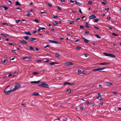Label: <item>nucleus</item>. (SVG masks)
<instances>
[{"instance_id":"29","label":"nucleus","mask_w":121,"mask_h":121,"mask_svg":"<svg viewBox=\"0 0 121 121\" xmlns=\"http://www.w3.org/2000/svg\"><path fill=\"white\" fill-rule=\"evenodd\" d=\"M29 48H30V50H33L34 51H35V50H34V48L30 46L29 47Z\"/></svg>"},{"instance_id":"42","label":"nucleus","mask_w":121,"mask_h":121,"mask_svg":"<svg viewBox=\"0 0 121 121\" xmlns=\"http://www.w3.org/2000/svg\"><path fill=\"white\" fill-rule=\"evenodd\" d=\"M112 93H113L115 94H116L118 93V92H117L113 91V92H112Z\"/></svg>"},{"instance_id":"10","label":"nucleus","mask_w":121,"mask_h":121,"mask_svg":"<svg viewBox=\"0 0 121 121\" xmlns=\"http://www.w3.org/2000/svg\"><path fill=\"white\" fill-rule=\"evenodd\" d=\"M105 83L108 85L112 86L113 85V84L112 83L109 82H106Z\"/></svg>"},{"instance_id":"22","label":"nucleus","mask_w":121,"mask_h":121,"mask_svg":"<svg viewBox=\"0 0 121 121\" xmlns=\"http://www.w3.org/2000/svg\"><path fill=\"white\" fill-rule=\"evenodd\" d=\"M2 6L3 8H4V9L5 10H7L8 8V7H7L4 6L3 5H2Z\"/></svg>"},{"instance_id":"40","label":"nucleus","mask_w":121,"mask_h":121,"mask_svg":"<svg viewBox=\"0 0 121 121\" xmlns=\"http://www.w3.org/2000/svg\"><path fill=\"white\" fill-rule=\"evenodd\" d=\"M71 89H69L67 90V91L69 93L71 92Z\"/></svg>"},{"instance_id":"50","label":"nucleus","mask_w":121,"mask_h":121,"mask_svg":"<svg viewBox=\"0 0 121 121\" xmlns=\"http://www.w3.org/2000/svg\"><path fill=\"white\" fill-rule=\"evenodd\" d=\"M53 18L54 19H57V16H54Z\"/></svg>"},{"instance_id":"28","label":"nucleus","mask_w":121,"mask_h":121,"mask_svg":"<svg viewBox=\"0 0 121 121\" xmlns=\"http://www.w3.org/2000/svg\"><path fill=\"white\" fill-rule=\"evenodd\" d=\"M23 38L25 39L26 40H27L29 39V37L28 36H27L24 37Z\"/></svg>"},{"instance_id":"38","label":"nucleus","mask_w":121,"mask_h":121,"mask_svg":"<svg viewBox=\"0 0 121 121\" xmlns=\"http://www.w3.org/2000/svg\"><path fill=\"white\" fill-rule=\"evenodd\" d=\"M7 61V60L6 59H4L3 60H2V62L3 63H4L6 62Z\"/></svg>"},{"instance_id":"52","label":"nucleus","mask_w":121,"mask_h":121,"mask_svg":"<svg viewBox=\"0 0 121 121\" xmlns=\"http://www.w3.org/2000/svg\"><path fill=\"white\" fill-rule=\"evenodd\" d=\"M78 72L79 73H81V70L80 69H78Z\"/></svg>"},{"instance_id":"43","label":"nucleus","mask_w":121,"mask_h":121,"mask_svg":"<svg viewBox=\"0 0 121 121\" xmlns=\"http://www.w3.org/2000/svg\"><path fill=\"white\" fill-rule=\"evenodd\" d=\"M80 28L81 29H82L84 28V27L82 26L81 25L80 26Z\"/></svg>"},{"instance_id":"37","label":"nucleus","mask_w":121,"mask_h":121,"mask_svg":"<svg viewBox=\"0 0 121 121\" xmlns=\"http://www.w3.org/2000/svg\"><path fill=\"white\" fill-rule=\"evenodd\" d=\"M81 48V47L80 46H78L76 48V49L77 50H79Z\"/></svg>"},{"instance_id":"33","label":"nucleus","mask_w":121,"mask_h":121,"mask_svg":"<svg viewBox=\"0 0 121 121\" xmlns=\"http://www.w3.org/2000/svg\"><path fill=\"white\" fill-rule=\"evenodd\" d=\"M99 20V19L98 18L95 19H94V22H97Z\"/></svg>"},{"instance_id":"30","label":"nucleus","mask_w":121,"mask_h":121,"mask_svg":"<svg viewBox=\"0 0 121 121\" xmlns=\"http://www.w3.org/2000/svg\"><path fill=\"white\" fill-rule=\"evenodd\" d=\"M86 27L89 28H90V26H87L88 25V24L87 22H86Z\"/></svg>"},{"instance_id":"47","label":"nucleus","mask_w":121,"mask_h":121,"mask_svg":"<svg viewBox=\"0 0 121 121\" xmlns=\"http://www.w3.org/2000/svg\"><path fill=\"white\" fill-rule=\"evenodd\" d=\"M20 21V20H16V21L17 23H18Z\"/></svg>"},{"instance_id":"5","label":"nucleus","mask_w":121,"mask_h":121,"mask_svg":"<svg viewBox=\"0 0 121 121\" xmlns=\"http://www.w3.org/2000/svg\"><path fill=\"white\" fill-rule=\"evenodd\" d=\"M13 91H14L13 90V89L10 90H9L8 91H6L5 90L4 91V92L5 94L7 95H8L9 94L11 93Z\"/></svg>"},{"instance_id":"34","label":"nucleus","mask_w":121,"mask_h":121,"mask_svg":"<svg viewBox=\"0 0 121 121\" xmlns=\"http://www.w3.org/2000/svg\"><path fill=\"white\" fill-rule=\"evenodd\" d=\"M95 36L97 37V38L99 39H100L101 38V37L99 36L98 35H95Z\"/></svg>"},{"instance_id":"51","label":"nucleus","mask_w":121,"mask_h":121,"mask_svg":"<svg viewBox=\"0 0 121 121\" xmlns=\"http://www.w3.org/2000/svg\"><path fill=\"white\" fill-rule=\"evenodd\" d=\"M48 6L49 7H51L52 6V4L49 3L48 4Z\"/></svg>"},{"instance_id":"14","label":"nucleus","mask_w":121,"mask_h":121,"mask_svg":"<svg viewBox=\"0 0 121 121\" xmlns=\"http://www.w3.org/2000/svg\"><path fill=\"white\" fill-rule=\"evenodd\" d=\"M75 2L76 3V4L78 6H80L82 4L81 3H80L79 2H77L76 0H75Z\"/></svg>"},{"instance_id":"21","label":"nucleus","mask_w":121,"mask_h":121,"mask_svg":"<svg viewBox=\"0 0 121 121\" xmlns=\"http://www.w3.org/2000/svg\"><path fill=\"white\" fill-rule=\"evenodd\" d=\"M1 35L5 37H6L7 36H9V35L8 34H7L6 35L4 34L3 33H1Z\"/></svg>"},{"instance_id":"18","label":"nucleus","mask_w":121,"mask_h":121,"mask_svg":"<svg viewBox=\"0 0 121 121\" xmlns=\"http://www.w3.org/2000/svg\"><path fill=\"white\" fill-rule=\"evenodd\" d=\"M24 33L26 35H31V34L30 31H28V32H25Z\"/></svg>"},{"instance_id":"13","label":"nucleus","mask_w":121,"mask_h":121,"mask_svg":"<svg viewBox=\"0 0 121 121\" xmlns=\"http://www.w3.org/2000/svg\"><path fill=\"white\" fill-rule=\"evenodd\" d=\"M37 39L36 38H30L29 39V40L31 41H33L34 40H36Z\"/></svg>"},{"instance_id":"11","label":"nucleus","mask_w":121,"mask_h":121,"mask_svg":"<svg viewBox=\"0 0 121 121\" xmlns=\"http://www.w3.org/2000/svg\"><path fill=\"white\" fill-rule=\"evenodd\" d=\"M40 80H39L37 81H31L30 82V83H35L36 84H39V83H40Z\"/></svg>"},{"instance_id":"16","label":"nucleus","mask_w":121,"mask_h":121,"mask_svg":"<svg viewBox=\"0 0 121 121\" xmlns=\"http://www.w3.org/2000/svg\"><path fill=\"white\" fill-rule=\"evenodd\" d=\"M33 95H36V96H39V94L38 93L36 92H35L34 93Z\"/></svg>"},{"instance_id":"2","label":"nucleus","mask_w":121,"mask_h":121,"mask_svg":"<svg viewBox=\"0 0 121 121\" xmlns=\"http://www.w3.org/2000/svg\"><path fill=\"white\" fill-rule=\"evenodd\" d=\"M21 87V85L19 83H16L15 85V87L13 88V90L15 91L19 89Z\"/></svg>"},{"instance_id":"12","label":"nucleus","mask_w":121,"mask_h":121,"mask_svg":"<svg viewBox=\"0 0 121 121\" xmlns=\"http://www.w3.org/2000/svg\"><path fill=\"white\" fill-rule=\"evenodd\" d=\"M15 5H19L21 6V4L19 2L17 1L16 2Z\"/></svg>"},{"instance_id":"41","label":"nucleus","mask_w":121,"mask_h":121,"mask_svg":"<svg viewBox=\"0 0 121 121\" xmlns=\"http://www.w3.org/2000/svg\"><path fill=\"white\" fill-rule=\"evenodd\" d=\"M34 21L35 22L37 23H38L39 22V21L37 19H35L34 20Z\"/></svg>"},{"instance_id":"62","label":"nucleus","mask_w":121,"mask_h":121,"mask_svg":"<svg viewBox=\"0 0 121 121\" xmlns=\"http://www.w3.org/2000/svg\"><path fill=\"white\" fill-rule=\"evenodd\" d=\"M49 60H47L44 61L46 62H49Z\"/></svg>"},{"instance_id":"48","label":"nucleus","mask_w":121,"mask_h":121,"mask_svg":"<svg viewBox=\"0 0 121 121\" xmlns=\"http://www.w3.org/2000/svg\"><path fill=\"white\" fill-rule=\"evenodd\" d=\"M84 55L85 57H87L88 56V54L87 53H85L84 54Z\"/></svg>"},{"instance_id":"24","label":"nucleus","mask_w":121,"mask_h":121,"mask_svg":"<svg viewBox=\"0 0 121 121\" xmlns=\"http://www.w3.org/2000/svg\"><path fill=\"white\" fill-rule=\"evenodd\" d=\"M55 56L56 57H59L60 56V55L57 53H55Z\"/></svg>"},{"instance_id":"19","label":"nucleus","mask_w":121,"mask_h":121,"mask_svg":"<svg viewBox=\"0 0 121 121\" xmlns=\"http://www.w3.org/2000/svg\"><path fill=\"white\" fill-rule=\"evenodd\" d=\"M97 99H98L99 100H102L103 99V98L100 96H99L97 97Z\"/></svg>"},{"instance_id":"17","label":"nucleus","mask_w":121,"mask_h":121,"mask_svg":"<svg viewBox=\"0 0 121 121\" xmlns=\"http://www.w3.org/2000/svg\"><path fill=\"white\" fill-rule=\"evenodd\" d=\"M109 64L107 62H104L103 63H100L99 64L100 65H107Z\"/></svg>"},{"instance_id":"25","label":"nucleus","mask_w":121,"mask_h":121,"mask_svg":"<svg viewBox=\"0 0 121 121\" xmlns=\"http://www.w3.org/2000/svg\"><path fill=\"white\" fill-rule=\"evenodd\" d=\"M58 64V63H57L55 62H52V63H50V65H53L55 64Z\"/></svg>"},{"instance_id":"27","label":"nucleus","mask_w":121,"mask_h":121,"mask_svg":"<svg viewBox=\"0 0 121 121\" xmlns=\"http://www.w3.org/2000/svg\"><path fill=\"white\" fill-rule=\"evenodd\" d=\"M107 1L105 0L102 2V3L104 5H105L107 3Z\"/></svg>"},{"instance_id":"1","label":"nucleus","mask_w":121,"mask_h":121,"mask_svg":"<svg viewBox=\"0 0 121 121\" xmlns=\"http://www.w3.org/2000/svg\"><path fill=\"white\" fill-rule=\"evenodd\" d=\"M38 85L40 86L47 88H48L49 87L48 85L45 82H40V83L38 84Z\"/></svg>"},{"instance_id":"31","label":"nucleus","mask_w":121,"mask_h":121,"mask_svg":"<svg viewBox=\"0 0 121 121\" xmlns=\"http://www.w3.org/2000/svg\"><path fill=\"white\" fill-rule=\"evenodd\" d=\"M84 39L85 40H84V41L85 43H88V42H89L88 40H87L85 38Z\"/></svg>"},{"instance_id":"63","label":"nucleus","mask_w":121,"mask_h":121,"mask_svg":"<svg viewBox=\"0 0 121 121\" xmlns=\"http://www.w3.org/2000/svg\"><path fill=\"white\" fill-rule=\"evenodd\" d=\"M40 28L42 30L45 29V28L44 27H40Z\"/></svg>"},{"instance_id":"57","label":"nucleus","mask_w":121,"mask_h":121,"mask_svg":"<svg viewBox=\"0 0 121 121\" xmlns=\"http://www.w3.org/2000/svg\"><path fill=\"white\" fill-rule=\"evenodd\" d=\"M2 24L4 25H7V26H8V24L6 23H3Z\"/></svg>"},{"instance_id":"6","label":"nucleus","mask_w":121,"mask_h":121,"mask_svg":"<svg viewBox=\"0 0 121 121\" xmlns=\"http://www.w3.org/2000/svg\"><path fill=\"white\" fill-rule=\"evenodd\" d=\"M48 41H49L50 42L53 43H55L56 44H58V43H59V42L54 40H48Z\"/></svg>"},{"instance_id":"8","label":"nucleus","mask_w":121,"mask_h":121,"mask_svg":"<svg viewBox=\"0 0 121 121\" xmlns=\"http://www.w3.org/2000/svg\"><path fill=\"white\" fill-rule=\"evenodd\" d=\"M96 17V16L95 15H92L89 17V18L90 19H92L95 18Z\"/></svg>"},{"instance_id":"61","label":"nucleus","mask_w":121,"mask_h":121,"mask_svg":"<svg viewBox=\"0 0 121 121\" xmlns=\"http://www.w3.org/2000/svg\"><path fill=\"white\" fill-rule=\"evenodd\" d=\"M40 13L41 14H43L44 13H45L46 12H41Z\"/></svg>"},{"instance_id":"26","label":"nucleus","mask_w":121,"mask_h":121,"mask_svg":"<svg viewBox=\"0 0 121 121\" xmlns=\"http://www.w3.org/2000/svg\"><path fill=\"white\" fill-rule=\"evenodd\" d=\"M84 106L82 105L81 107H80V108L81 110L82 111L84 109Z\"/></svg>"},{"instance_id":"45","label":"nucleus","mask_w":121,"mask_h":121,"mask_svg":"<svg viewBox=\"0 0 121 121\" xmlns=\"http://www.w3.org/2000/svg\"><path fill=\"white\" fill-rule=\"evenodd\" d=\"M31 13H30L29 12H28V13H27V16H30V15H31Z\"/></svg>"},{"instance_id":"32","label":"nucleus","mask_w":121,"mask_h":121,"mask_svg":"<svg viewBox=\"0 0 121 121\" xmlns=\"http://www.w3.org/2000/svg\"><path fill=\"white\" fill-rule=\"evenodd\" d=\"M33 74L34 75H35L36 74H38L39 73V72H33Z\"/></svg>"},{"instance_id":"55","label":"nucleus","mask_w":121,"mask_h":121,"mask_svg":"<svg viewBox=\"0 0 121 121\" xmlns=\"http://www.w3.org/2000/svg\"><path fill=\"white\" fill-rule=\"evenodd\" d=\"M109 9L108 8H106L105 9V10L106 11H108Z\"/></svg>"},{"instance_id":"54","label":"nucleus","mask_w":121,"mask_h":121,"mask_svg":"<svg viewBox=\"0 0 121 121\" xmlns=\"http://www.w3.org/2000/svg\"><path fill=\"white\" fill-rule=\"evenodd\" d=\"M86 104H87L89 103V102L88 101H87L86 103Z\"/></svg>"},{"instance_id":"15","label":"nucleus","mask_w":121,"mask_h":121,"mask_svg":"<svg viewBox=\"0 0 121 121\" xmlns=\"http://www.w3.org/2000/svg\"><path fill=\"white\" fill-rule=\"evenodd\" d=\"M20 41L21 43H22L24 44H27V42L24 40H21Z\"/></svg>"},{"instance_id":"46","label":"nucleus","mask_w":121,"mask_h":121,"mask_svg":"<svg viewBox=\"0 0 121 121\" xmlns=\"http://www.w3.org/2000/svg\"><path fill=\"white\" fill-rule=\"evenodd\" d=\"M92 2L91 1H90L88 2V4H92Z\"/></svg>"},{"instance_id":"59","label":"nucleus","mask_w":121,"mask_h":121,"mask_svg":"<svg viewBox=\"0 0 121 121\" xmlns=\"http://www.w3.org/2000/svg\"><path fill=\"white\" fill-rule=\"evenodd\" d=\"M79 12L80 13H82V12L81 11V10L80 9H79Z\"/></svg>"},{"instance_id":"64","label":"nucleus","mask_w":121,"mask_h":121,"mask_svg":"<svg viewBox=\"0 0 121 121\" xmlns=\"http://www.w3.org/2000/svg\"><path fill=\"white\" fill-rule=\"evenodd\" d=\"M35 50L36 51H38L39 50V49L38 48H35Z\"/></svg>"},{"instance_id":"3","label":"nucleus","mask_w":121,"mask_h":121,"mask_svg":"<svg viewBox=\"0 0 121 121\" xmlns=\"http://www.w3.org/2000/svg\"><path fill=\"white\" fill-rule=\"evenodd\" d=\"M103 54L105 56H110L112 57H115V56L114 55L112 54L107 53L106 52H104Z\"/></svg>"},{"instance_id":"60","label":"nucleus","mask_w":121,"mask_h":121,"mask_svg":"<svg viewBox=\"0 0 121 121\" xmlns=\"http://www.w3.org/2000/svg\"><path fill=\"white\" fill-rule=\"evenodd\" d=\"M74 1H73V0H70V2L71 3H74Z\"/></svg>"},{"instance_id":"35","label":"nucleus","mask_w":121,"mask_h":121,"mask_svg":"<svg viewBox=\"0 0 121 121\" xmlns=\"http://www.w3.org/2000/svg\"><path fill=\"white\" fill-rule=\"evenodd\" d=\"M112 35H114V36H118V35L114 33H113L112 34Z\"/></svg>"},{"instance_id":"7","label":"nucleus","mask_w":121,"mask_h":121,"mask_svg":"<svg viewBox=\"0 0 121 121\" xmlns=\"http://www.w3.org/2000/svg\"><path fill=\"white\" fill-rule=\"evenodd\" d=\"M65 64L66 66L70 65H72L73 64L71 62H68L65 63Z\"/></svg>"},{"instance_id":"53","label":"nucleus","mask_w":121,"mask_h":121,"mask_svg":"<svg viewBox=\"0 0 121 121\" xmlns=\"http://www.w3.org/2000/svg\"><path fill=\"white\" fill-rule=\"evenodd\" d=\"M94 27L95 28V29H97V30H98V29H99V28L98 27H96V26H94Z\"/></svg>"},{"instance_id":"56","label":"nucleus","mask_w":121,"mask_h":121,"mask_svg":"<svg viewBox=\"0 0 121 121\" xmlns=\"http://www.w3.org/2000/svg\"><path fill=\"white\" fill-rule=\"evenodd\" d=\"M74 83H69V85H73L74 84Z\"/></svg>"},{"instance_id":"36","label":"nucleus","mask_w":121,"mask_h":121,"mask_svg":"<svg viewBox=\"0 0 121 121\" xmlns=\"http://www.w3.org/2000/svg\"><path fill=\"white\" fill-rule=\"evenodd\" d=\"M69 84V82H64V83L63 85V86H65V85H66L67 84Z\"/></svg>"},{"instance_id":"20","label":"nucleus","mask_w":121,"mask_h":121,"mask_svg":"<svg viewBox=\"0 0 121 121\" xmlns=\"http://www.w3.org/2000/svg\"><path fill=\"white\" fill-rule=\"evenodd\" d=\"M82 74H88L89 73L88 72L86 71H84L82 73Z\"/></svg>"},{"instance_id":"9","label":"nucleus","mask_w":121,"mask_h":121,"mask_svg":"<svg viewBox=\"0 0 121 121\" xmlns=\"http://www.w3.org/2000/svg\"><path fill=\"white\" fill-rule=\"evenodd\" d=\"M31 57L30 56L29 57H22V59L23 60H25L27 61L28 60V59L30 58H31Z\"/></svg>"},{"instance_id":"49","label":"nucleus","mask_w":121,"mask_h":121,"mask_svg":"<svg viewBox=\"0 0 121 121\" xmlns=\"http://www.w3.org/2000/svg\"><path fill=\"white\" fill-rule=\"evenodd\" d=\"M50 46V45H46V46H44V48H46L47 47H49V46Z\"/></svg>"},{"instance_id":"44","label":"nucleus","mask_w":121,"mask_h":121,"mask_svg":"<svg viewBox=\"0 0 121 121\" xmlns=\"http://www.w3.org/2000/svg\"><path fill=\"white\" fill-rule=\"evenodd\" d=\"M57 8L58 9L60 10H61V8L60 7L57 6Z\"/></svg>"},{"instance_id":"58","label":"nucleus","mask_w":121,"mask_h":121,"mask_svg":"<svg viewBox=\"0 0 121 121\" xmlns=\"http://www.w3.org/2000/svg\"><path fill=\"white\" fill-rule=\"evenodd\" d=\"M99 86L101 88H102V85L101 84H99Z\"/></svg>"},{"instance_id":"23","label":"nucleus","mask_w":121,"mask_h":121,"mask_svg":"<svg viewBox=\"0 0 121 121\" xmlns=\"http://www.w3.org/2000/svg\"><path fill=\"white\" fill-rule=\"evenodd\" d=\"M89 34V31L87 30H86L85 32L84 35H87Z\"/></svg>"},{"instance_id":"39","label":"nucleus","mask_w":121,"mask_h":121,"mask_svg":"<svg viewBox=\"0 0 121 121\" xmlns=\"http://www.w3.org/2000/svg\"><path fill=\"white\" fill-rule=\"evenodd\" d=\"M58 24V23L57 22H55L53 23V24L54 25H56L57 24Z\"/></svg>"},{"instance_id":"4","label":"nucleus","mask_w":121,"mask_h":121,"mask_svg":"<svg viewBox=\"0 0 121 121\" xmlns=\"http://www.w3.org/2000/svg\"><path fill=\"white\" fill-rule=\"evenodd\" d=\"M105 68V67H104L102 68H98L95 69H94L92 70V71L95 72L99 71L100 72H104L105 71H101L100 70L104 69Z\"/></svg>"}]
</instances>
